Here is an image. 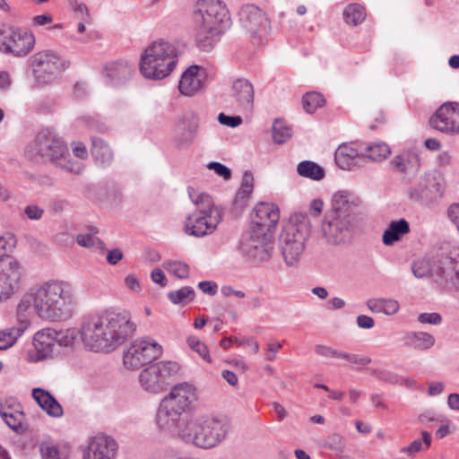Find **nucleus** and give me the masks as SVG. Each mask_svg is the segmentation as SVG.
Masks as SVG:
<instances>
[{
  "instance_id": "1",
  "label": "nucleus",
  "mask_w": 459,
  "mask_h": 459,
  "mask_svg": "<svg viewBox=\"0 0 459 459\" xmlns=\"http://www.w3.org/2000/svg\"><path fill=\"white\" fill-rule=\"evenodd\" d=\"M136 330L126 310L108 309L83 316L80 334L89 351L110 352L122 345Z\"/></svg>"
},
{
  "instance_id": "2",
  "label": "nucleus",
  "mask_w": 459,
  "mask_h": 459,
  "mask_svg": "<svg viewBox=\"0 0 459 459\" xmlns=\"http://www.w3.org/2000/svg\"><path fill=\"white\" fill-rule=\"evenodd\" d=\"M33 307L43 319L58 321L72 316L77 306L73 287L66 281L51 280L31 291Z\"/></svg>"
},
{
  "instance_id": "3",
  "label": "nucleus",
  "mask_w": 459,
  "mask_h": 459,
  "mask_svg": "<svg viewBox=\"0 0 459 459\" xmlns=\"http://www.w3.org/2000/svg\"><path fill=\"white\" fill-rule=\"evenodd\" d=\"M230 429L225 417L208 413L192 415L178 426V437L186 444L211 449L227 437Z\"/></svg>"
},
{
  "instance_id": "4",
  "label": "nucleus",
  "mask_w": 459,
  "mask_h": 459,
  "mask_svg": "<svg viewBox=\"0 0 459 459\" xmlns=\"http://www.w3.org/2000/svg\"><path fill=\"white\" fill-rule=\"evenodd\" d=\"M196 41L200 49L212 48L214 38L229 25V13L220 0H198L194 11Z\"/></svg>"
},
{
  "instance_id": "5",
  "label": "nucleus",
  "mask_w": 459,
  "mask_h": 459,
  "mask_svg": "<svg viewBox=\"0 0 459 459\" xmlns=\"http://www.w3.org/2000/svg\"><path fill=\"white\" fill-rule=\"evenodd\" d=\"M27 155L30 160L49 161L56 166L75 175L83 171V165L69 159L65 142L50 131L39 132L28 146Z\"/></svg>"
},
{
  "instance_id": "6",
  "label": "nucleus",
  "mask_w": 459,
  "mask_h": 459,
  "mask_svg": "<svg viewBox=\"0 0 459 459\" xmlns=\"http://www.w3.org/2000/svg\"><path fill=\"white\" fill-rule=\"evenodd\" d=\"M188 194L196 210L186 218V232L198 238L212 233L222 221L221 207L206 193L195 195V190L188 187Z\"/></svg>"
},
{
  "instance_id": "7",
  "label": "nucleus",
  "mask_w": 459,
  "mask_h": 459,
  "mask_svg": "<svg viewBox=\"0 0 459 459\" xmlns=\"http://www.w3.org/2000/svg\"><path fill=\"white\" fill-rule=\"evenodd\" d=\"M177 62L176 48L168 41L158 40L142 55L140 71L147 79L160 80L174 70Z\"/></svg>"
},
{
  "instance_id": "8",
  "label": "nucleus",
  "mask_w": 459,
  "mask_h": 459,
  "mask_svg": "<svg viewBox=\"0 0 459 459\" xmlns=\"http://www.w3.org/2000/svg\"><path fill=\"white\" fill-rule=\"evenodd\" d=\"M310 236L308 222L288 223L280 235V248L284 262L289 267L297 266L305 252L306 244Z\"/></svg>"
},
{
  "instance_id": "9",
  "label": "nucleus",
  "mask_w": 459,
  "mask_h": 459,
  "mask_svg": "<svg viewBox=\"0 0 459 459\" xmlns=\"http://www.w3.org/2000/svg\"><path fill=\"white\" fill-rule=\"evenodd\" d=\"M35 82L39 85H47L56 81L68 68V60L59 56L51 50L35 53L30 58Z\"/></svg>"
},
{
  "instance_id": "10",
  "label": "nucleus",
  "mask_w": 459,
  "mask_h": 459,
  "mask_svg": "<svg viewBox=\"0 0 459 459\" xmlns=\"http://www.w3.org/2000/svg\"><path fill=\"white\" fill-rule=\"evenodd\" d=\"M273 236L253 228L244 234L238 243V251L247 260L260 263L268 261L273 254Z\"/></svg>"
},
{
  "instance_id": "11",
  "label": "nucleus",
  "mask_w": 459,
  "mask_h": 459,
  "mask_svg": "<svg viewBox=\"0 0 459 459\" xmlns=\"http://www.w3.org/2000/svg\"><path fill=\"white\" fill-rule=\"evenodd\" d=\"M33 33L11 26L0 27V51L14 56H27L35 46Z\"/></svg>"
},
{
  "instance_id": "12",
  "label": "nucleus",
  "mask_w": 459,
  "mask_h": 459,
  "mask_svg": "<svg viewBox=\"0 0 459 459\" xmlns=\"http://www.w3.org/2000/svg\"><path fill=\"white\" fill-rule=\"evenodd\" d=\"M161 352V346L153 339L149 337L137 339L125 351L123 362L127 368L138 369L158 359Z\"/></svg>"
},
{
  "instance_id": "13",
  "label": "nucleus",
  "mask_w": 459,
  "mask_h": 459,
  "mask_svg": "<svg viewBox=\"0 0 459 459\" xmlns=\"http://www.w3.org/2000/svg\"><path fill=\"white\" fill-rule=\"evenodd\" d=\"M446 183L444 178L437 173H425L417 186L409 190V197L424 205L437 203L444 195Z\"/></svg>"
},
{
  "instance_id": "14",
  "label": "nucleus",
  "mask_w": 459,
  "mask_h": 459,
  "mask_svg": "<svg viewBox=\"0 0 459 459\" xmlns=\"http://www.w3.org/2000/svg\"><path fill=\"white\" fill-rule=\"evenodd\" d=\"M179 366L173 361H160L144 368L139 375L141 386L147 392L159 394L165 390L167 379L178 373Z\"/></svg>"
},
{
  "instance_id": "15",
  "label": "nucleus",
  "mask_w": 459,
  "mask_h": 459,
  "mask_svg": "<svg viewBox=\"0 0 459 459\" xmlns=\"http://www.w3.org/2000/svg\"><path fill=\"white\" fill-rule=\"evenodd\" d=\"M355 221L325 213L321 224V230L325 241L331 245H342L352 238Z\"/></svg>"
},
{
  "instance_id": "16",
  "label": "nucleus",
  "mask_w": 459,
  "mask_h": 459,
  "mask_svg": "<svg viewBox=\"0 0 459 459\" xmlns=\"http://www.w3.org/2000/svg\"><path fill=\"white\" fill-rule=\"evenodd\" d=\"M22 275V267L15 259L0 258V300H6L18 291Z\"/></svg>"
},
{
  "instance_id": "17",
  "label": "nucleus",
  "mask_w": 459,
  "mask_h": 459,
  "mask_svg": "<svg viewBox=\"0 0 459 459\" xmlns=\"http://www.w3.org/2000/svg\"><path fill=\"white\" fill-rule=\"evenodd\" d=\"M239 22L241 27L253 38H263L270 28L266 14L254 4H247L240 9Z\"/></svg>"
},
{
  "instance_id": "18",
  "label": "nucleus",
  "mask_w": 459,
  "mask_h": 459,
  "mask_svg": "<svg viewBox=\"0 0 459 459\" xmlns=\"http://www.w3.org/2000/svg\"><path fill=\"white\" fill-rule=\"evenodd\" d=\"M279 220L280 212L274 204L260 203L253 210L250 227L273 236Z\"/></svg>"
},
{
  "instance_id": "19",
  "label": "nucleus",
  "mask_w": 459,
  "mask_h": 459,
  "mask_svg": "<svg viewBox=\"0 0 459 459\" xmlns=\"http://www.w3.org/2000/svg\"><path fill=\"white\" fill-rule=\"evenodd\" d=\"M117 442L110 436L97 435L82 452V459H115Z\"/></svg>"
},
{
  "instance_id": "20",
  "label": "nucleus",
  "mask_w": 459,
  "mask_h": 459,
  "mask_svg": "<svg viewBox=\"0 0 459 459\" xmlns=\"http://www.w3.org/2000/svg\"><path fill=\"white\" fill-rule=\"evenodd\" d=\"M430 126L444 133H459V104H443L429 119Z\"/></svg>"
},
{
  "instance_id": "21",
  "label": "nucleus",
  "mask_w": 459,
  "mask_h": 459,
  "mask_svg": "<svg viewBox=\"0 0 459 459\" xmlns=\"http://www.w3.org/2000/svg\"><path fill=\"white\" fill-rule=\"evenodd\" d=\"M437 281L445 283L448 289L459 291V259L445 255L437 258Z\"/></svg>"
},
{
  "instance_id": "22",
  "label": "nucleus",
  "mask_w": 459,
  "mask_h": 459,
  "mask_svg": "<svg viewBox=\"0 0 459 459\" xmlns=\"http://www.w3.org/2000/svg\"><path fill=\"white\" fill-rule=\"evenodd\" d=\"M230 97L238 109L246 112L252 111L255 90L249 80L245 78L236 79L230 88Z\"/></svg>"
},
{
  "instance_id": "23",
  "label": "nucleus",
  "mask_w": 459,
  "mask_h": 459,
  "mask_svg": "<svg viewBox=\"0 0 459 459\" xmlns=\"http://www.w3.org/2000/svg\"><path fill=\"white\" fill-rule=\"evenodd\" d=\"M359 199L348 191H338L332 198V208L326 213L355 221Z\"/></svg>"
},
{
  "instance_id": "24",
  "label": "nucleus",
  "mask_w": 459,
  "mask_h": 459,
  "mask_svg": "<svg viewBox=\"0 0 459 459\" xmlns=\"http://www.w3.org/2000/svg\"><path fill=\"white\" fill-rule=\"evenodd\" d=\"M390 166L395 174L410 180L420 171V160L417 153L405 152L394 156L390 161Z\"/></svg>"
},
{
  "instance_id": "25",
  "label": "nucleus",
  "mask_w": 459,
  "mask_h": 459,
  "mask_svg": "<svg viewBox=\"0 0 459 459\" xmlns=\"http://www.w3.org/2000/svg\"><path fill=\"white\" fill-rule=\"evenodd\" d=\"M55 329L44 328L38 331L33 337L34 351L29 356L31 361H39L51 357L55 346Z\"/></svg>"
},
{
  "instance_id": "26",
  "label": "nucleus",
  "mask_w": 459,
  "mask_h": 459,
  "mask_svg": "<svg viewBox=\"0 0 459 459\" xmlns=\"http://www.w3.org/2000/svg\"><path fill=\"white\" fill-rule=\"evenodd\" d=\"M334 160L340 169L351 170L361 165V162L364 161V155L359 154L355 148L342 144L335 151Z\"/></svg>"
},
{
  "instance_id": "27",
  "label": "nucleus",
  "mask_w": 459,
  "mask_h": 459,
  "mask_svg": "<svg viewBox=\"0 0 459 459\" xmlns=\"http://www.w3.org/2000/svg\"><path fill=\"white\" fill-rule=\"evenodd\" d=\"M198 131V125L195 121L180 120L175 128L174 141L178 149H186L194 142Z\"/></svg>"
},
{
  "instance_id": "28",
  "label": "nucleus",
  "mask_w": 459,
  "mask_h": 459,
  "mask_svg": "<svg viewBox=\"0 0 459 459\" xmlns=\"http://www.w3.org/2000/svg\"><path fill=\"white\" fill-rule=\"evenodd\" d=\"M204 76L199 74V66L188 67L181 76L178 83L180 92L186 96H191L202 88Z\"/></svg>"
},
{
  "instance_id": "29",
  "label": "nucleus",
  "mask_w": 459,
  "mask_h": 459,
  "mask_svg": "<svg viewBox=\"0 0 459 459\" xmlns=\"http://www.w3.org/2000/svg\"><path fill=\"white\" fill-rule=\"evenodd\" d=\"M182 416L178 414L172 407H168L165 403L160 402L155 421L157 426L163 430L171 431L176 430L178 434V426L185 420L181 419Z\"/></svg>"
},
{
  "instance_id": "30",
  "label": "nucleus",
  "mask_w": 459,
  "mask_h": 459,
  "mask_svg": "<svg viewBox=\"0 0 459 459\" xmlns=\"http://www.w3.org/2000/svg\"><path fill=\"white\" fill-rule=\"evenodd\" d=\"M107 83L118 86L130 79L133 69L126 62H113L105 67Z\"/></svg>"
},
{
  "instance_id": "31",
  "label": "nucleus",
  "mask_w": 459,
  "mask_h": 459,
  "mask_svg": "<svg viewBox=\"0 0 459 459\" xmlns=\"http://www.w3.org/2000/svg\"><path fill=\"white\" fill-rule=\"evenodd\" d=\"M32 397L49 416L60 418L63 415L62 406L49 392L42 388H34Z\"/></svg>"
},
{
  "instance_id": "32",
  "label": "nucleus",
  "mask_w": 459,
  "mask_h": 459,
  "mask_svg": "<svg viewBox=\"0 0 459 459\" xmlns=\"http://www.w3.org/2000/svg\"><path fill=\"white\" fill-rule=\"evenodd\" d=\"M410 230V224L405 219L391 221L383 233L382 241L386 247H391L400 241Z\"/></svg>"
},
{
  "instance_id": "33",
  "label": "nucleus",
  "mask_w": 459,
  "mask_h": 459,
  "mask_svg": "<svg viewBox=\"0 0 459 459\" xmlns=\"http://www.w3.org/2000/svg\"><path fill=\"white\" fill-rule=\"evenodd\" d=\"M166 397L187 411L195 400V394L193 385L182 383L174 386Z\"/></svg>"
},
{
  "instance_id": "34",
  "label": "nucleus",
  "mask_w": 459,
  "mask_h": 459,
  "mask_svg": "<svg viewBox=\"0 0 459 459\" xmlns=\"http://www.w3.org/2000/svg\"><path fill=\"white\" fill-rule=\"evenodd\" d=\"M404 345L418 351H427L435 345V337L426 332H409L404 337Z\"/></svg>"
},
{
  "instance_id": "35",
  "label": "nucleus",
  "mask_w": 459,
  "mask_h": 459,
  "mask_svg": "<svg viewBox=\"0 0 459 459\" xmlns=\"http://www.w3.org/2000/svg\"><path fill=\"white\" fill-rule=\"evenodd\" d=\"M366 306L372 313H383L394 316L400 309L399 302L391 298H372L367 300Z\"/></svg>"
},
{
  "instance_id": "36",
  "label": "nucleus",
  "mask_w": 459,
  "mask_h": 459,
  "mask_svg": "<svg viewBox=\"0 0 459 459\" xmlns=\"http://www.w3.org/2000/svg\"><path fill=\"white\" fill-rule=\"evenodd\" d=\"M254 188V177L250 171H245L242 176L240 187L238 190L234 204L239 208H244L248 201Z\"/></svg>"
},
{
  "instance_id": "37",
  "label": "nucleus",
  "mask_w": 459,
  "mask_h": 459,
  "mask_svg": "<svg viewBox=\"0 0 459 459\" xmlns=\"http://www.w3.org/2000/svg\"><path fill=\"white\" fill-rule=\"evenodd\" d=\"M91 153L96 162L102 167L109 165L113 160L112 151L100 138H92Z\"/></svg>"
},
{
  "instance_id": "38",
  "label": "nucleus",
  "mask_w": 459,
  "mask_h": 459,
  "mask_svg": "<svg viewBox=\"0 0 459 459\" xmlns=\"http://www.w3.org/2000/svg\"><path fill=\"white\" fill-rule=\"evenodd\" d=\"M39 451L43 459H68L70 455L68 446H60L52 441L41 442Z\"/></svg>"
},
{
  "instance_id": "39",
  "label": "nucleus",
  "mask_w": 459,
  "mask_h": 459,
  "mask_svg": "<svg viewBox=\"0 0 459 459\" xmlns=\"http://www.w3.org/2000/svg\"><path fill=\"white\" fill-rule=\"evenodd\" d=\"M27 328L28 323L22 321L21 326H13L1 331L0 350H7L12 347Z\"/></svg>"
},
{
  "instance_id": "40",
  "label": "nucleus",
  "mask_w": 459,
  "mask_h": 459,
  "mask_svg": "<svg viewBox=\"0 0 459 459\" xmlns=\"http://www.w3.org/2000/svg\"><path fill=\"white\" fill-rule=\"evenodd\" d=\"M299 176L312 180H321L325 178V169L317 163L311 160H303L297 166Z\"/></svg>"
},
{
  "instance_id": "41",
  "label": "nucleus",
  "mask_w": 459,
  "mask_h": 459,
  "mask_svg": "<svg viewBox=\"0 0 459 459\" xmlns=\"http://www.w3.org/2000/svg\"><path fill=\"white\" fill-rule=\"evenodd\" d=\"M437 259L430 261L429 259H419L413 262L411 270L416 278H424L427 276L436 277L437 279Z\"/></svg>"
},
{
  "instance_id": "42",
  "label": "nucleus",
  "mask_w": 459,
  "mask_h": 459,
  "mask_svg": "<svg viewBox=\"0 0 459 459\" xmlns=\"http://www.w3.org/2000/svg\"><path fill=\"white\" fill-rule=\"evenodd\" d=\"M343 18L348 24H360L366 18L365 8L358 4H349L343 11Z\"/></svg>"
},
{
  "instance_id": "43",
  "label": "nucleus",
  "mask_w": 459,
  "mask_h": 459,
  "mask_svg": "<svg viewBox=\"0 0 459 459\" xmlns=\"http://www.w3.org/2000/svg\"><path fill=\"white\" fill-rule=\"evenodd\" d=\"M2 419L7 426L16 433H24L28 429L25 415L22 411H14L13 414H6V412H4V418Z\"/></svg>"
},
{
  "instance_id": "44",
  "label": "nucleus",
  "mask_w": 459,
  "mask_h": 459,
  "mask_svg": "<svg viewBox=\"0 0 459 459\" xmlns=\"http://www.w3.org/2000/svg\"><path fill=\"white\" fill-rule=\"evenodd\" d=\"M195 296V290L190 286H184L178 290L170 291L168 294L169 299L176 305H186L194 300Z\"/></svg>"
},
{
  "instance_id": "45",
  "label": "nucleus",
  "mask_w": 459,
  "mask_h": 459,
  "mask_svg": "<svg viewBox=\"0 0 459 459\" xmlns=\"http://www.w3.org/2000/svg\"><path fill=\"white\" fill-rule=\"evenodd\" d=\"M390 152L389 146L385 143H380L368 145L363 155L364 160L368 159L373 161H381L386 159Z\"/></svg>"
},
{
  "instance_id": "46",
  "label": "nucleus",
  "mask_w": 459,
  "mask_h": 459,
  "mask_svg": "<svg viewBox=\"0 0 459 459\" xmlns=\"http://www.w3.org/2000/svg\"><path fill=\"white\" fill-rule=\"evenodd\" d=\"M422 440L415 439L409 446H403L400 449V452L403 454H406L409 456H413L416 453L423 450V445H425L426 449L430 446L431 444V436L428 431H422Z\"/></svg>"
},
{
  "instance_id": "47",
  "label": "nucleus",
  "mask_w": 459,
  "mask_h": 459,
  "mask_svg": "<svg viewBox=\"0 0 459 459\" xmlns=\"http://www.w3.org/2000/svg\"><path fill=\"white\" fill-rule=\"evenodd\" d=\"M291 128L288 126L284 121L276 119L273 124V141L281 144L286 143L291 136Z\"/></svg>"
},
{
  "instance_id": "48",
  "label": "nucleus",
  "mask_w": 459,
  "mask_h": 459,
  "mask_svg": "<svg viewBox=\"0 0 459 459\" xmlns=\"http://www.w3.org/2000/svg\"><path fill=\"white\" fill-rule=\"evenodd\" d=\"M325 103L324 97L318 92H308L302 98L303 108L307 113L312 114Z\"/></svg>"
},
{
  "instance_id": "49",
  "label": "nucleus",
  "mask_w": 459,
  "mask_h": 459,
  "mask_svg": "<svg viewBox=\"0 0 459 459\" xmlns=\"http://www.w3.org/2000/svg\"><path fill=\"white\" fill-rule=\"evenodd\" d=\"M163 267L171 274L179 279H186L189 276V265L182 261H167Z\"/></svg>"
},
{
  "instance_id": "50",
  "label": "nucleus",
  "mask_w": 459,
  "mask_h": 459,
  "mask_svg": "<svg viewBox=\"0 0 459 459\" xmlns=\"http://www.w3.org/2000/svg\"><path fill=\"white\" fill-rule=\"evenodd\" d=\"M76 337V331L74 329H65L56 331L55 330V344H58L63 347L72 346Z\"/></svg>"
},
{
  "instance_id": "51",
  "label": "nucleus",
  "mask_w": 459,
  "mask_h": 459,
  "mask_svg": "<svg viewBox=\"0 0 459 459\" xmlns=\"http://www.w3.org/2000/svg\"><path fill=\"white\" fill-rule=\"evenodd\" d=\"M187 343L189 347L195 351L204 360L208 363H212V358L208 347L201 342L197 337L189 336L187 338Z\"/></svg>"
},
{
  "instance_id": "52",
  "label": "nucleus",
  "mask_w": 459,
  "mask_h": 459,
  "mask_svg": "<svg viewBox=\"0 0 459 459\" xmlns=\"http://www.w3.org/2000/svg\"><path fill=\"white\" fill-rule=\"evenodd\" d=\"M31 302L33 303L31 292L19 302L17 306V326H21L22 321H26L28 327L30 326V322L28 318V311L31 307Z\"/></svg>"
},
{
  "instance_id": "53",
  "label": "nucleus",
  "mask_w": 459,
  "mask_h": 459,
  "mask_svg": "<svg viewBox=\"0 0 459 459\" xmlns=\"http://www.w3.org/2000/svg\"><path fill=\"white\" fill-rule=\"evenodd\" d=\"M325 447L329 448L338 454L343 453L345 450L344 438L340 434H332L325 440Z\"/></svg>"
},
{
  "instance_id": "54",
  "label": "nucleus",
  "mask_w": 459,
  "mask_h": 459,
  "mask_svg": "<svg viewBox=\"0 0 459 459\" xmlns=\"http://www.w3.org/2000/svg\"><path fill=\"white\" fill-rule=\"evenodd\" d=\"M16 245V239L13 235L6 234L0 237V258L9 256L7 254L12 252Z\"/></svg>"
},
{
  "instance_id": "55",
  "label": "nucleus",
  "mask_w": 459,
  "mask_h": 459,
  "mask_svg": "<svg viewBox=\"0 0 459 459\" xmlns=\"http://www.w3.org/2000/svg\"><path fill=\"white\" fill-rule=\"evenodd\" d=\"M76 240L80 246L84 247H91L95 245H98L100 248H102L104 245L101 240L91 234H79Z\"/></svg>"
},
{
  "instance_id": "56",
  "label": "nucleus",
  "mask_w": 459,
  "mask_h": 459,
  "mask_svg": "<svg viewBox=\"0 0 459 459\" xmlns=\"http://www.w3.org/2000/svg\"><path fill=\"white\" fill-rule=\"evenodd\" d=\"M418 322L420 324H429L437 325L442 321V316L440 314L433 312V313H421L418 316Z\"/></svg>"
},
{
  "instance_id": "57",
  "label": "nucleus",
  "mask_w": 459,
  "mask_h": 459,
  "mask_svg": "<svg viewBox=\"0 0 459 459\" xmlns=\"http://www.w3.org/2000/svg\"><path fill=\"white\" fill-rule=\"evenodd\" d=\"M218 121L223 126L234 128L241 125L242 118L239 116H227L224 113H220Z\"/></svg>"
},
{
  "instance_id": "58",
  "label": "nucleus",
  "mask_w": 459,
  "mask_h": 459,
  "mask_svg": "<svg viewBox=\"0 0 459 459\" xmlns=\"http://www.w3.org/2000/svg\"><path fill=\"white\" fill-rule=\"evenodd\" d=\"M314 350L318 356L323 358H335L338 351L325 344H316L315 345Z\"/></svg>"
},
{
  "instance_id": "59",
  "label": "nucleus",
  "mask_w": 459,
  "mask_h": 459,
  "mask_svg": "<svg viewBox=\"0 0 459 459\" xmlns=\"http://www.w3.org/2000/svg\"><path fill=\"white\" fill-rule=\"evenodd\" d=\"M207 167L210 169H213L216 174L222 177L224 179H229L231 177L230 169L220 162H211Z\"/></svg>"
},
{
  "instance_id": "60",
  "label": "nucleus",
  "mask_w": 459,
  "mask_h": 459,
  "mask_svg": "<svg viewBox=\"0 0 459 459\" xmlns=\"http://www.w3.org/2000/svg\"><path fill=\"white\" fill-rule=\"evenodd\" d=\"M24 213L30 220H39L44 214V210L38 205L30 204L24 208Z\"/></svg>"
},
{
  "instance_id": "61",
  "label": "nucleus",
  "mask_w": 459,
  "mask_h": 459,
  "mask_svg": "<svg viewBox=\"0 0 459 459\" xmlns=\"http://www.w3.org/2000/svg\"><path fill=\"white\" fill-rule=\"evenodd\" d=\"M14 411H21L20 404L13 400L5 401L0 403V416L4 418V412L6 414H13Z\"/></svg>"
},
{
  "instance_id": "62",
  "label": "nucleus",
  "mask_w": 459,
  "mask_h": 459,
  "mask_svg": "<svg viewBox=\"0 0 459 459\" xmlns=\"http://www.w3.org/2000/svg\"><path fill=\"white\" fill-rule=\"evenodd\" d=\"M447 217L450 221L456 227L459 231V204L454 203L449 205L446 211Z\"/></svg>"
},
{
  "instance_id": "63",
  "label": "nucleus",
  "mask_w": 459,
  "mask_h": 459,
  "mask_svg": "<svg viewBox=\"0 0 459 459\" xmlns=\"http://www.w3.org/2000/svg\"><path fill=\"white\" fill-rule=\"evenodd\" d=\"M281 344L276 341H270L267 344L265 357L269 361H273L276 358L277 352L281 350Z\"/></svg>"
},
{
  "instance_id": "64",
  "label": "nucleus",
  "mask_w": 459,
  "mask_h": 459,
  "mask_svg": "<svg viewBox=\"0 0 459 459\" xmlns=\"http://www.w3.org/2000/svg\"><path fill=\"white\" fill-rule=\"evenodd\" d=\"M198 288L204 293L213 296L217 293L218 285L214 281H204L199 282Z\"/></svg>"
}]
</instances>
